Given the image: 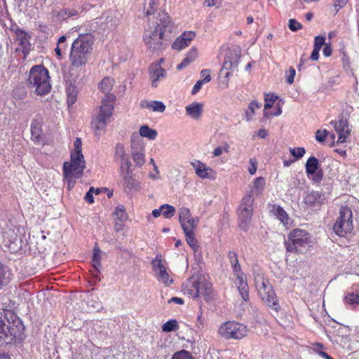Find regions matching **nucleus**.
I'll return each instance as SVG.
<instances>
[{
    "label": "nucleus",
    "mask_w": 359,
    "mask_h": 359,
    "mask_svg": "<svg viewBox=\"0 0 359 359\" xmlns=\"http://www.w3.org/2000/svg\"><path fill=\"white\" fill-rule=\"evenodd\" d=\"M264 184L265 181L263 177H257L254 181L253 187L248 194H251L252 198L254 195H259L264 189Z\"/></svg>",
    "instance_id": "obj_27"
},
{
    "label": "nucleus",
    "mask_w": 359,
    "mask_h": 359,
    "mask_svg": "<svg viewBox=\"0 0 359 359\" xmlns=\"http://www.w3.org/2000/svg\"><path fill=\"white\" fill-rule=\"evenodd\" d=\"M239 60L240 52L238 50L230 49L226 53L222 69L221 70V72H223L224 69L228 71L225 73V78H229L231 74L229 70H233L237 68Z\"/></svg>",
    "instance_id": "obj_13"
},
{
    "label": "nucleus",
    "mask_w": 359,
    "mask_h": 359,
    "mask_svg": "<svg viewBox=\"0 0 359 359\" xmlns=\"http://www.w3.org/2000/svg\"><path fill=\"white\" fill-rule=\"evenodd\" d=\"M114 102H110L106 98L102 100L99 115L92 123L96 130H102L106 123L109 121L114 109Z\"/></svg>",
    "instance_id": "obj_12"
},
{
    "label": "nucleus",
    "mask_w": 359,
    "mask_h": 359,
    "mask_svg": "<svg viewBox=\"0 0 359 359\" xmlns=\"http://www.w3.org/2000/svg\"><path fill=\"white\" fill-rule=\"evenodd\" d=\"M195 36L196 34L194 32H184L172 43V48L177 50H181L187 47Z\"/></svg>",
    "instance_id": "obj_18"
},
{
    "label": "nucleus",
    "mask_w": 359,
    "mask_h": 359,
    "mask_svg": "<svg viewBox=\"0 0 359 359\" xmlns=\"http://www.w3.org/2000/svg\"><path fill=\"white\" fill-rule=\"evenodd\" d=\"M114 83V81L113 79L109 77H105L102 80V81L99 84L100 90L102 93H105V96L104 98L107 99V100L110 102H114L116 100L115 95L114 94L110 93V91L113 88Z\"/></svg>",
    "instance_id": "obj_22"
},
{
    "label": "nucleus",
    "mask_w": 359,
    "mask_h": 359,
    "mask_svg": "<svg viewBox=\"0 0 359 359\" xmlns=\"http://www.w3.org/2000/svg\"><path fill=\"white\" fill-rule=\"evenodd\" d=\"M79 14V12L76 8H67L61 10L58 13V16L62 20H66L72 17L78 16Z\"/></svg>",
    "instance_id": "obj_33"
},
{
    "label": "nucleus",
    "mask_w": 359,
    "mask_h": 359,
    "mask_svg": "<svg viewBox=\"0 0 359 359\" xmlns=\"http://www.w3.org/2000/svg\"><path fill=\"white\" fill-rule=\"evenodd\" d=\"M31 134L32 139L37 142H39L41 140V130L39 126L37 124L32 123L31 125Z\"/></svg>",
    "instance_id": "obj_41"
},
{
    "label": "nucleus",
    "mask_w": 359,
    "mask_h": 359,
    "mask_svg": "<svg viewBox=\"0 0 359 359\" xmlns=\"http://www.w3.org/2000/svg\"><path fill=\"white\" fill-rule=\"evenodd\" d=\"M275 212L277 217L282 222V223L287 226L290 224V218L286 212L281 207L278 206L275 209Z\"/></svg>",
    "instance_id": "obj_36"
},
{
    "label": "nucleus",
    "mask_w": 359,
    "mask_h": 359,
    "mask_svg": "<svg viewBox=\"0 0 359 359\" xmlns=\"http://www.w3.org/2000/svg\"><path fill=\"white\" fill-rule=\"evenodd\" d=\"M162 215L167 219L171 218L175 212V207L168 204L162 205Z\"/></svg>",
    "instance_id": "obj_45"
},
{
    "label": "nucleus",
    "mask_w": 359,
    "mask_h": 359,
    "mask_svg": "<svg viewBox=\"0 0 359 359\" xmlns=\"http://www.w3.org/2000/svg\"><path fill=\"white\" fill-rule=\"evenodd\" d=\"M123 180V184L126 189H128L130 191H137L140 189V184L133 177L132 174H126L125 176L121 177Z\"/></svg>",
    "instance_id": "obj_26"
},
{
    "label": "nucleus",
    "mask_w": 359,
    "mask_h": 359,
    "mask_svg": "<svg viewBox=\"0 0 359 359\" xmlns=\"http://www.w3.org/2000/svg\"><path fill=\"white\" fill-rule=\"evenodd\" d=\"M95 38L91 33L80 34L73 41L69 53L71 65L79 68L85 66L93 50Z\"/></svg>",
    "instance_id": "obj_2"
},
{
    "label": "nucleus",
    "mask_w": 359,
    "mask_h": 359,
    "mask_svg": "<svg viewBox=\"0 0 359 359\" xmlns=\"http://www.w3.org/2000/svg\"><path fill=\"white\" fill-rule=\"evenodd\" d=\"M248 331V328L244 324L235 321H228L220 325L218 332L225 339L238 340L245 337Z\"/></svg>",
    "instance_id": "obj_9"
},
{
    "label": "nucleus",
    "mask_w": 359,
    "mask_h": 359,
    "mask_svg": "<svg viewBox=\"0 0 359 359\" xmlns=\"http://www.w3.org/2000/svg\"><path fill=\"white\" fill-rule=\"evenodd\" d=\"M114 158L115 160L120 162L129 159V156L126 154L125 149L123 144H116L114 147Z\"/></svg>",
    "instance_id": "obj_30"
},
{
    "label": "nucleus",
    "mask_w": 359,
    "mask_h": 359,
    "mask_svg": "<svg viewBox=\"0 0 359 359\" xmlns=\"http://www.w3.org/2000/svg\"><path fill=\"white\" fill-rule=\"evenodd\" d=\"M114 214L116 215L117 219L121 222L126 221L128 218L123 205L117 206L115 210Z\"/></svg>",
    "instance_id": "obj_48"
},
{
    "label": "nucleus",
    "mask_w": 359,
    "mask_h": 359,
    "mask_svg": "<svg viewBox=\"0 0 359 359\" xmlns=\"http://www.w3.org/2000/svg\"><path fill=\"white\" fill-rule=\"evenodd\" d=\"M140 105L142 108L151 109L154 111L163 112L165 109V105L160 101L142 100Z\"/></svg>",
    "instance_id": "obj_23"
},
{
    "label": "nucleus",
    "mask_w": 359,
    "mask_h": 359,
    "mask_svg": "<svg viewBox=\"0 0 359 359\" xmlns=\"http://www.w3.org/2000/svg\"><path fill=\"white\" fill-rule=\"evenodd\" d=\"M131 165L130 159L120 162L119 170L121 177L125 176L126 173L128 175L132 174Z\"/></svg>",
    "instance_id": "obj_39"
},
{
    "label": "nucleus",
    "mask_w": 359,
    "mask_h": 359,
    "mask_svg": "<svg viewBox=\"0 0 359 359\" xmlns=\"http://www.w3.org/2000/svg\"><path fill=\"white\" fill-rule=\"evenodd\" d=\"M193 61H191L189 58H188L187 57H185L184 58V60L182 61V62L179 65H177V69L178 70H181V69L185 68L186 67H187Z\"/></svg>",
    "instance_id": "obj_59"
},
{
    "label": "nucleus",
    "mask_w": 359,
    "mask_h": 359,
    "mask_svg": "<svg viewBox=\"0 0 359 359\" xmlns=\"http://www.w3.org/2000/svg\"><path fill=\"white\" fill-rule=\"evenodd\" d=\"M288 241L285 242L287 252L302 253L311 244L310 233L306 230L294 229L288 234Z\"/></svg>",
    "instance_id": "obj_6"
},
{
    "label": "nucleus",
    "mask_w": 359,
    "mask_h": 359,
    "mask_svg": "<svg viewBox=\"0 0 359 359\" xmlns=\"http://www.w3.org/2000/svg\"><path fill=\"white\" fill-rule=\"evenodd\" d=\"M204 83V82L201 80H199L196 82V83L194 86L191 93L193 95L196 94L201 88L202 85Z\"/></svg>",
    "instance_id": "obj_63"
},
{
    "label": "nucleus",
    "mask_w": 359,
    "mask_h": 359,
    "mask_svg": "<svg viewBox=\"0 0 359 359\" xmlns=\"http://www.w3.org/2000/svg\"><path fill=\"white\" fill-rule=\"evenodd\" d=\"M186 57L189 58L191 61H194L198 57V52L196 48H191L189 52L186 55Z\"/></svg>",
    "instance_id": "obj_58"
},
{
    "label": "nucleus",
    "mask_w": 359,
    "mask_h": 359,
    "mask_svg": "<svg viewBox=\"0 0 359 359\" xmlns=\"http://www.w3.org/2000/svg\"><path fill=\"white\" fill-rule=\"evenodd\" d=\"M325 37L323 36H317L314 39L313 48L320 50L322 46L325 45Z\"/></svg>",
    "instance_id": "obj_54"
},
{
    "label": "nucleus",
    "mask_w": 359,
    "mask_h": 359,
    "mask_svg": "<svg viewBox=\"0 0 359 359\" xmlns=\"http://www.w3.org/2000/svg\"><path fill=\"white\" fill-rule=\"evenodd\" d=\"M157 135L156 130L150 128L147 126H143L140 128V136L141 137H147L151 140H154L157 137Z\"/></svg>",
    "instance_id": "obj_31"
},
{
    "label": "nucleus",
    "mask_w": 359,
    "mask_h": 359,
    "mask_svg": "<svg viewBox=\"0 0 359 359\" xmlns=\"http://www.w3.org/2000/svg\"><path fill=\"white\" fill-rule=\"evenodd\" d=\"M15 33L17 37L18 41H19V44L22 49V52L24 54H27L31 50V43L29 40L31 39L30 35H29L25 30L17 28L15 30Z\"/></svg>",
    "instance_id": "obj_21"
},
{
    "label": "nucleus",
    "mask_w": 359,
    "mask_h": 359,
    "mask_svg": "<svg viewBox=\"0 0 359 359\" xmlns=\"http://www.w3.org/2000/svg\"><path fill=\"white\" fill-rule=\"evenodd\" d=\"M157 0H149V8L147 10V15L154 13V8L157 6Z\"/></svg>",
    "instance_id": "obj_60"
},
{
    "label": "nucleus",
    "mask_w": 359,
    "mask_h": 359,
    "mask_svg": "<svg viewBox=\"0 0 359 359\" xmlns=\"http://www.w3.org/2000/svg\"><path fill=\"white\" fill-rule=\"evenodd\" d=\"M290 152L297 159H299L304 155L306 151L304 147H294V148H290Z\"/></svg>",
    "instance_id": "obj_49"
},
{
    "label": "nucleus",
    "mask_w": 359,
    "mask_h": 359,
    "mask_svg": "<svg viewBox=\"0 0 359 359\" xmlns=\"http://www.w3.org/2000/svg\"><path fill=\"white\" fill-rule=\"evenodd\" d=\"M237 288L242 299L244 301H248L249 299L248 285L245 284V286L241 285Z\"/></svg>",
    "instance_id": "obj_51"
},
{
    "label": "nucleus",
    "mask_w": 359,
    "mask_h": 359,
    "mask_svg": "<svg viewBox=\"0 0 359 359\" xmlns=\"http://www.w3.org/2000/svg\"><path fill=\"white\" fill-rule=\"evenodd\" d=\"M152 268L156 273L157 279L164 283L169 285L172 283V280L170 278L165 266L161 263V256L157 255L151 262Z\"/></svg>",
    "instance_id": "obj_14"
},
{
    "label": "nucleus",
    "mask_w": 359,
    "mask_h": 359,
    "mask_svg": "<svg viewBox=\"0 0 359 359\" xmlns=\"http://www.w3.org/2000/svg\"><path fill=\"white\" fill-rule=\"evenodd\" d=\"M319 166V161L317 158L315 156L309 157L305 164L307 175L309 177L311 175H314L318 170Z\"/></svg>",
    "instance_id": "obj_25"
},
{
    "label": "nucleus",
    "mask_w": 359,
    "mask_h": 359,
    "mask_svg": "<svg viewBox=\"0 0 359 359\" xmlns=\"http://www.w3.org/2000/svg\"><path fill=\"white\" fill-rule=\"evenodd\" d=\"M165 76V70L161 67L159 63H154L150 66L149 76L152 87L156 88L158 86V81L164 79Z\"/></svg>",
    "instance_id": "obj_19"
},
{
    "label": "nucleus",
    "mask_w": 359,
    "mask_h": 359,
    "mask_svg": "<svg viewBox=\"0 0 359 359\" xmlns=\"http://www.w3.org/2000/svg\"><path fill=\"white\" fill-rule=\"evenodd\" d=\"M11 319H15V315L11 311H0V330L1 328L7 329V323Z\"/></svg>",
    "instance_id": "obj_29"
},
{
    "label": "nucleus",
    "mask_w": 359,
    "mask_h": 359,
    "mask_svg": "<svg viewBox=\"0 0 359 359\" xmlns=\"http://www.w3.org/2000/svg\"><path fill=\"white\" fill-rule=\"evenodd\" d=\"M312 175V180L314 182L318 183L320 182L323 179V172L322 170H319V171H316V172L314 175Z\"/></svg>",
    "instance_id": "obj_62"
},
{
    "label": "nucleus",
    "mask_w": 359,
    "mask_h": 359,
    "mask_svg": "<svg viewBox=\"0 0 359 359\" xmlns=\"http://www.w3.org/2000/svg\"><path fill=\"white\" fill-rule=\"evenodd\" d=\"M29 87L38 95H45L51 89L50 76L48 69L43 65L33 66L27 80Z\"/></svg>",
    "instance_id": "obj_5"
},
{
    "label": "nucleus",
    "mask_w": 359,
    "mask_h": 359,
    "mask_svg": "<svg viewBox=\"0 0 359 359\" xmlns=\"http://www.w3.org/2000/svg\"><path fill=\"white\" fill-rule=\"evenodd\" d=\"M74 150L71 153L70 162H65L63 164L64 180L68 184L69 189L74 187L76 179L81 177L83 170L86 168V161L81 152V140L76 138L74 144Z\"/></svg>",
    "instance_id": "obj_3"
},
{
    "label": "nucleus",
    "mask_w": 359,
    "mask_h": 359,
    "mask_svg": "<svg viewBox=\"0 0 359 359\" xmlns=\"http://www.w3.org/2000/svg\"><path fill=\"white\" fill-rule=\"evenodd\" d=\"M254 198L251 194L245 195L241 200L239 208L238 220L240 227L247 231L252 216Z\"/></svg>",
    "instance_id": "obj_11"
},
{
    "label": "nucleus",
    "mask_w": 359,
    "mask_h": 359,
    "mask_svg": "<svg viewBox=\"0 0 359 359\" xmlns=\"http://www.w3.org/2000/svg\"><path fill=\"white\" fill-rule=\"evenodd\" d=\"M94 191H95V188L91 187L84 196L85 201L90 204H91L94 202V198H93V196L94 194Z\"/></svg>",
    "instance_id": "obj_56"
},
{
    "label": "nucleus",
    "mask_w": 359,
    "mask_h": 359,
    "mask_svg": "<svg viewBox=\"0 0 359 359\" xmlns=\"http://www.w3.org/2000/svg\"><path fill=\"white\" fill-rule=\"evenodd\" d=\"M172 359H194L191 353L187 351L182 350L176 352Z\"/></svg>",
    "instance_id": "obj_47"
},
{
    "label": "nucleus",
    "mask_w": 359,
    "mask_h": 359,
    "mask_svg": "<svg viewBox=\"0 0 359 359\" xmlns=\"http://www.w3.org/2000/svg\"><path fill=\"white\" fill-rule=\"evenodd\" d=\"M278 96L273 94V93H266L264 97V116H268V113L266 112V110L271 108L274 102L277 100Z\"/></svg>",
    "instance_id": "obj_34"
},
{
    "label": "nucleus",
    "mask_w": 359,
    "mask_h": 359,
    "mask_svg": "<svg viewBox=\"0 0 359 359\" xmlns=\"http://www.w3.org/2000/svg\"><path fill=\"white\" fill-rule=\"evenodd\" d=\"M295 74V69L293 67H290L288 72V74L286 76V81L288 83L291 84L294 82Z\"/></svg>",
    "instance_id": "obj_57"
},
{
    "label": "nucleus",
    "mask_w": 359,
    "mask_h": 359,
    "mask_svg": "<svg viewBox=\"0 0 359 359\" xmlns=\"http://www.w3.org/2000/svg\"><path fill=\"white\" fill-rule=\"evenodd\" d=\"M352 210L347 206L340 208L339 216L333 226V231L339 236H345L353 230Z\"/></svg>",
    "instance_id": "obj_8"
},
{
    "label": "nucleus",
    "mask_w": 359,
    "mask_h": 359,
    "mask_svg": "<svg viewBox=\"0 0 359 359\" xmlns=\"http://www.w3.org/2000/svg\"><path fill=\"white\" fill-rule=\"evenodd\" d=\"M328 132L326 130H318L316 133V140L319 142H323L327 137Z\"/></svg>",
    "instance_id": "obj_53"
},
{
    "label": "nucleus",
    "mask_w": 359,
    "mask_h": 359,
    "mask_svg": "<svg viewBox=\"0 0 359 359\" xmlns=\"http://www.w3.org/2000/svg\"><path fill=\"white\" fill-rule=\"evenodd\" d=\"M345 302L350 305L359 304V293L348 292L344 297Z\"/></svg>",
    "instance_id": "obj_37"
},
{
    "label": "nucleus",
    "mask_w": 359,
    "mask_h": 359,
    "mask_svg": "<svg viewBox=\"0 0 359 359\" xmlns=\"http://www.w3.org/2000/svg\"><path fill=\"white\" fill-rule=\"evenodd\" d=\"M9 280V275L6 267L0 262V286L6 284Z\"/></svg>",
    "instance_id": "obj_44"
},
{
    "label": "nucleus",
    "mask_w": 359,
    "mask_h": 359,
    "mask_svg": "<svg viewBox=\"0 0 359 359\" xmlns=\"http://www.w3.org/2000/svg\"><path fill=\"white\" fill-rule=\"evenodd\" d=\"M203 105L198 102H194L186 107V111L189 116L194 119L200 118Z\"/></svg>",
    "instance_id": "obj_24"
},
{
    "label": "nucleus",
    "mask_w": 359,
    "mask_h": 359,
    "mask_svg": "<svg viewBox=\"0 0 359 359\" xmlns=\"http://www.w3.org/2000/svg\"><path fill=\"white\" fill-rule=\"evenodd\" d=\"M154 29H149L144 32V42L152 53H158L164 50L167 46V40L164 39V32L170 27V21L168 13L159 12L156 17Z\"/></svg>",
    "instance_id": "obj_1"
},
{
    "label": "nucleus",
    "mask_w": 359,
    "mask_h": 359,
    "mask_svg": "<svg viewBox=\"0 0 359 359\" xmlns=\"http://www.w3.org/2000/svg\"><path fill=\"white\" fill-rule=\"evenodd\" d=\"M101 259H102V252L96 244L94 246L93 249V255L92 258L93 266L95 269H100L101 266Z\"/></svg>",
    "instance_id": "obj_32"
},
{
    "label": "nucleus",
    "mask_w": 359,
    "mask_h": 359,
    "mask_svg": "<svg viewBox=\"0 0 359 359\" xmlns=\"http://www.w3.org/2000/svg\"><path fill=\"white\" fill-rule=\"evenodd\" d=\"M191 217V212L187 208H181L179 210V220L180 224L184 222L185 220Z\"/></svg>",
    "instance_id": "obj_46"
},
{
    "label": "nucleus",
    "mask_w": 359,
    "mask_h": 359,
    "mask_svg": "<svg viewBox=\"0 0 359 359\" xmlns=\"http://www.w3.org/2000/svg\"><path fill=\"white\" fill-rule=\"evenodd\" d=\"M182 290L194 299L203 297L209 302L213 298V290L211 283L201 275L194 274L182 285Z\"/></svg>",
    "instance_id": "obj_4"
},
{
    "label": "nucleus",
    "mask_w": 359,
    "mask_h": 359,
    "mask_svg": "<svg viewBox=\"0 0 359 359\" xmlns=\"http://www.w3.org/2000/svg\"><path fill=\"white\" fill-rule=\"evenodd\" d=\"M348 0H334L333 1V6L335 9L336 13L342 8H344L346 4L348 3Z\"/></svg>",
    "instance_id": "obj_55"
},
{
    "label": "nucleus",
    "mask_w": 359,
    "mask_h": 359,
    "mask_svg": "<svg viewBox=\"0 0 359 359\" xmlns=\"http://www.w3.org/2000/svg\"><path fill=\"white\" fill-rule=\"evenodd\" d=\"M228 259L231 264L233 272L241 269V264L238 262V255L233 251H230L228 254Z\"/></svg>",
    "instance_id": "obj_35"
},
{
    "label": "nucleus",
    "mask_w": 359,
    "mask_h": 359,
    "mask_svg": "<svg viewBox=\"0 0 359 359\" xmlns=\"http://www.w3.org/2000/svg\"><path fill=\"white\" fill-rule=\"evenodd\" d=\"M8 327L0 330V346L11 344L23 330V325L20 319L15 315L8 323Z\"/></svg>",
    "instance_id": "obj_10"
},
{
    "label": "nucleus",
    "mask_w": 359,
    "mask_h": 359,
    "mask_svg": "<svg viewBox=\"0 0 359 359\" xmlns=\"http://www.w3.org/2000/svg\"><path fill=\"white\" fill-rule=\"evenodd\" d=\"M186 236V240L188 245L194 250L196 251L198 250V242L194 236V232H186L184 233Z\"/></svg>",
    "instance_id": "obj_42"
},
{
    "label": "nucleus",
    "mask_w": 359,
    "mask_h": 359,
    "mask_svg": "<svg viewBox=\"0 0 359 359\" xmlns=\"http://www.w3.org/2000/svg\"><path fill=\"white\" fill-rule=\"evenodd\" d=\"M198 221L199 219L198 217L194 218L192 217L185 220L184 222L181 224L184 233L194 232L197 227Z\"/></svg>",
    "instance_id": "obj_28"
},
{
    "label": "nucleus",
    "mask_w": 359,
    "mask_h": 359,
    "mask_svg": "<svg viewBox=\"0 0 359 359\" xmlns=\"http://www.w3.org/2000/svg\"><path fill=\"white\" fill-rule=\"evenodd\" d=\"M289 29L292 32H297L302 29V25L295 19H290L288 22Z\"/></svg>",
    "instance_id": "obj_50"
},
{
    "label": "nucleus",
    "mask_w": 359,
    "mask_h": 359,
    "mask_svg": "<svg viewBox=\"0 0 359 359\" xmlns=\"http://www.w3.org/2000/svg\"><path fill=\"white\" fill-rule=\"evenodd\" d=\"M132 138L131 147L133 159L135 164L140 167L143 165L145 162L144 154L143 152L144 148L137 142L140 139V136L138 135H133Z\"/></svg>",
    "instance_id": "obj_16"
},
{
    "label": "nucleus",
    "mask_w": 359,
    "mask_h": 359,
    "mask_svg": "<svg viewBox=\"0 0 359 359\" xmlns=\"http://www.w3.org/2000/svg\"><path fill=\"white\" fill-rule=\"evenodd\" d=\"M262 106V104L258 102L257 101H252L250 103L248 109L249 111L245 112L246 114V120L248 121H250L255 114V111L257 109H259Z\"/></svg>",
    "instance_id": "obj_38"
},
{
    "label": "nucleus",
    "mask_w": 359,
    "mask_h": 359,
    "mask_svg": "<svg viewBox=\"0 0 359 359\" xmlns=\"http://www.w3.org/2000/svg\"><path fill=\"white\" fill-rule=\"evenodd\" d=\"M178 323L176 320H170L164 323L162 326V330L165 332H170L178 329Z\"/></svg>",
    "instance_id": "obj_40"
},
{
    "label": "nucleus",
    "mask_w": 359,
    "mask_h": 359,
    "mask_svg": "<svg viewBox=\"0 0 359 359\" xmlns=\"http://www.w3.org/2000/svg\"><path fill=\"white\" fill-rule=\"evenodd\" d=\"M255 284L261 298L271 309L278 311L280 309V305L269 280L262 275L258 274L255 277Z\"/></svg>",
    "instance_id": "obj_7"
},
{
    "label": "nucleus",
    "mask_w": 359,
    "mask_h": 359,
    "mask_svg": "<svg viewBox=\"0 0 359 359\" xmlns=\"http://www.w3.org/2000/svg\"><path fill=\"white\" fill-rule=\"evenodd\" d=\"M325 200V196L324 194L316 191H311L304 198V203L310 207L316 208L320 206Z\"/></svg>",
    "instance_id": "obj_20"
},
{
    "label": "nucleus",
    "mask_w": 359,
    "mask_h": 359,
    "mask_svg": "<svg viewBox=\"0 0 359 359\" xmlns=\"http://www.w3.org/2000/svg\"><path fill=\"white\" fill-rule=\"evenodd\" d=\"M250 163L251 165L248 169V171L250 175H254L257 171V163L252 158L250 160Z\"/></svg>",
    "instance_id": "obj_64"
},
{
    "label": "nucleus",
    "mask_w": 359,
    "mask_h": 359,
    "mask_svg": "<svg viewBox=\"0 0 359 359\" xmlns=\"http://www.w3.org/2000/svg\"><path fill=\"white\" fill-rule=\"evenodd\" d=\"M201 75L203 77V81L204 83H208L211 80V76L209 74V70L208 69H203L201 72Z\"/></svg>",
    "instance_id": "obj_61"
},
{
    "label": "nucleus",
    "mask_w": 359,
    "mask_h": 359,
    "mask_svg": "<svg viewBox=\"0 0 359 359\" xmlns=\"http://www.w3.org/2000/svg\"><path fill=\"white\" fill-rule=\"evenodd\" d=\"M233 273L236 276L235 284L237 287L241 285L245 286V284H248L246 276L242 272L241 269L238 271H234Z\"/></svg>",
    "instance_id": "obj_43"
},
{
    "label": "nucleus",
    "mask_w": 359,
    "mask_h": 359,
    "mask_svg": "<svg viewBox=\"0 0 359 359\" xmlns=\"http://www.w3.org/2000/svg\"><path fill=\"white\" fill-rule=\"evenodd\" d=\"M196 171V174L201 178L214 180L216 177V172L210 167H208L205 163L196 161L191 163Z\"/></svg>",
    "instance_id": "obj_17"
},
{
    "label": "nucleus",
    "mask_w": 359,
    "mask_h": 359,
    "mask_svg": "<svg viewBox=\"0 0 359 359\" xmlns=\"http://www.w3.org/2000/svg\"><path fill=\"white\" fill-rule=\"evenodd\" d=\"M76 100V93L74 88H69L67 90V103L69 105H72L75 103Z\"/></svg>",
    "instance_id": "obj_52"
},
{
    "label": "nucleus",
    "mask_w": 359,
    "mask_h": 359,
    "mask_svg": "<svg viewBox=\"0 0 359 359\" xmlns=\"http://www.w3.org/2000/svg\"><path fill=\"white\" fill-rule=\"evenodd\" d=\"M330 124L332 125L338 134L337 144L344 143L346 141V138L351 133V128L349 127L348 121L341 118L338 121H332Z\"/></svg>",
    "instance_id": "obj_15"
}]
</instances>
